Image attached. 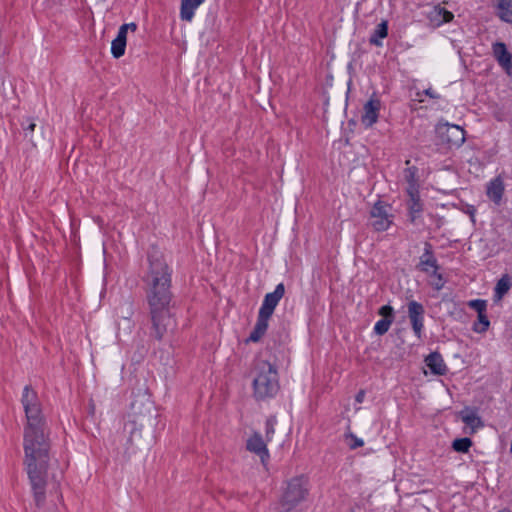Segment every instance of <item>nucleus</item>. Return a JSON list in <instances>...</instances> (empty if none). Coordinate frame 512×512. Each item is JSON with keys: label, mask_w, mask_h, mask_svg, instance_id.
<instances>
[{"label": "nucleus", "mask_w": 512, "mask_h": 512, "mask_svg": "<svg viewBox=\"0 0 512 512\" xmlns=\"http://www.w3.org/2000/svg\"><path fill=\"white\" fill-rule=\"evenodd\" d=\"M21 403L26 423L23 430V464L38 507L46 499L47 486L54 480L50 430L38 394L31 386L23 389Z\"/></svg>", "instance_id": "1"}, {"label": "nucleus", "mask_w": 512, "mask_h": 512, "mask_svg": "<svg viewBox=\"0 0 512 512\" xmlns=\"http://www.w3.org/2000/svg\"><path fill=\"white\" fill-rule=\"evenodd\" d=\"M149 270L147 275V299L152 320V334L161 340L174 327L170 314L171 274L163 253L152 247L148 253Z\"/></svg>", "instance_id": "2"}, {"label": "nucleus", "mask_w": 512, "mask_h": 512, "mask_svg": "<svg viewBox=\"0 0 512 512\" xmlns=\"http://www.w3.org/2000/svg\"><path fill=\"white\" fill-rule=\"evenodd\" d=\"M254 396L263 400L275 396L279 390L278 372L268 361L259 360L254 367Z\"/></svg>", "instance_id": "3"}, {"label": "nucleus", "mask_w": 512, "mask_h": 512, "mask_svg": "<svg viewBox=\"0 0 512 512\" xmlns=\"http://www.w3.org/2000/svg\"><path fill=\"white\" fill-rule=\"evenodd\" d=\"M418 270L426 275L427 281L431 287L436 290L443 288L445 279L443 277L442 268L438 265L432 247L428 243L424 244L423 253L419 257Z\"/></svg>", "instance_id": "4"}, {"label": "nucleus", "mask_w": 512, "mask_h": 512, "mask_svg": "<svg viewBox=\"0 0 512 512\" xmlns=\"http://www.w3.org/2000/svg\"><path fill=\"white\" fill-rule=\"evenodd\" d=\"M308 494V480L304 476H296L287 482L280 499V508L289 512L305 500Z\"/></svg>", "instance_id": "5"}, {"label": "nucleus", "mask_w": 512, "mask_h": 512, "mask_svg": "<svg viewBox=\"0 0 512 512\" xmlns=\"http://www.w3.org/2000/svg\"><path fill=\"white\" fill-rule=\"evenodd\" d=\"M393 222L392 207L379 200L370 211V224L375 231L387 230Z\"/></svg>", "instance_id": "6"}, {"label": "nucleus", "mask_w": 512, "mask_h": 512, "mask_svg": "<svg viewBox=\"0 0 512 512\" xmlns=\"http://www.w3.org/2000/svg\"><path fill=\"white\" fill-rule=\"evenodd\" d=\"M436 133L443 143L451 147H459L465 141L464 130L457 125L440 123L436 127Z\"/></svg>", "instance_id": "7"}, {"label": "nucleus", "mask_w": 512, "mask_h": 512, "mask_svg": "<svg viewBox=\"0 0 512 512\" xmlns=\"http://www.w3.org/2000/svg\"><path fill=\"white\" fill-rule=\"evenodd\" d=\"M285 294V286L283 283H280L276 286L275 290L271 293H268L264 297V301L259 310V316H262L266 319H269L274 312L275 307L278 305L279 301Z\"/></svg>", "instance_id": "8"}, {"label": "nucleus", "mask_w": 512, "mask_h": 512, "mask_svg": "<svg viewBox=\"0 0 512 512\" xmlns=\"http://www.w3.org/2000/svg\"><path fill=\"white\" fill-rule=\"evenodd\" d=\"M459 418L465 424L464 432L474 434L483 427V422L477 412L470 408H465L459 412Z\"/></svg>", "instance_id": "9"}, {"label": "nucleus", "mask_w": 512, "mask_h": 512, "mask_svg": "<svg viewBox=\"0 0 512 512\" xmlns=\"http://www.w3.org/2000/svg\"><path fill=\"white\" fill-rule=\"evenodd\" d=\"M426 16L429 25L432 27H439L443 23L452 21L454 18V15L450 11H447L440 5L429 8V10L426 11Z\"/></svg>", "instance_id": "10"}, {"label": "nucleus", "mask_w": 512, "mask_h": 512, "mask_svg": "<svg viewBox=\"0 0 512 512\" xmlns=\"http://www.w3.org/2000/svg\"><path fill=\"white\" fill-rule=\"evenodd\" d=\"M379 315L382 316V319L376 322L374 332L377 335H383L389 330L393 322V308L389 305H384L379 309Z\"/></svg>", "instance_id": "11"}, {"label": "nucleus", "mask_w": 512, "mask_h": 512, "mask_svg": "<svg viewBox=\"0 0 512 512\" xmlns=\"http://www.w3.org/2000/svg\"><path fill=\"white\" fill-rule=\"evenodd\" d=\"M379 109L380 101L378 99L371 98L364 105V113L361 121L366 127H371L377 121Z\"/></svg>", "instance_id": "12"}, {"label": "nucleus", "mask_w": 512, "mask_h": 512, "mask_svg": "<svg viewBox=\"0 0 512 512\" xmlns=\"http://www.w3.org/2000/svg\"><path fill=\"white\" fill-rule=\"evenodd\" d=\"M493 55L507 72L512 69V55L508 52L504 43L497 42L493 44Z\"/></svg>", "instance_id": "13"}, {"label": "nucleus", "mask_w": 512, "mask_h": 512, "mask_svg": "<svg viewBox=\"0 0 512 512\" xmlns=\"http://www.w3.org/2000/svg\"><path fill=\"white\" fill-rule=\"evenodd\" d=\"M247 449L251 452L258 454L262 460L265 461V458L268 457V450L266 448V443L263 441L261 435L259 433H254L247 441Z\"/></svg>", "instance_id": "14"}, {"label": "nucleus", "mask_w": 512, "mask_h": 512, "mask_svg": "<svg viewBox=\"0 0 512 512\" xmlns=\"http://www.w3.org/2000/svg\"><path fill=\"white\" fill-rule=\"evenodd\" d=\"M504 183L500 177H497L490 181L487 185V196L495 204L499 205L504 193Z\"/></svg>", "instance_id": "15"}, {"label": "nucleus", "mask_w": 512, "mask_h": 512, "mask_svg": "<svg viewBox=\"0 0 512 512\" xmlns=\"http://www.w3.org/2000/svg\"><path fill=\"white\" fill-rule=\"evenodd\" d=\"M426 367H428L431 371V373L435 375H443L445 374L447 367L441 357L438 353H431L429 356L425 359Z\"/></svg>", "instance_id": "16"}, {"label": "nucleus", "mask_w": 512, "mask_h": 512, "mask_svg": "<svg viewBox=\"0 0 512 512\" xmlns=\"http://www.w3.org/2000/svg\"><path fill=\"white\" fill-rule=\"evenodd\" d=\"M204 2V0H182L180 8V17L183 21L190 22L193 19L194 11Z\"/></svg>", "instance_id": "17"}, {"label": "nucleus", "mask_w": 512, "mask_h": 512, "mask_svg": "<svg viewBox=\"0 0 512 512\" xmlns=\"http://www.w3.org/2000/svg\"><path fill=\"white\" fill-rule=\"evenodd\" d=\"M414 170L412 168H408L406 171H405V180L407 181L408 183V186L406 188L407 190V194L409 195L410 197V202H409V207H410V214H411V219L414 220V215H413V208H414V205L416 204V200H415V196H416V187H415V183H414Z\"/></svg>", "instance_id": "18"}, {"label": "nucleus", "mask_w": 512, "mask_h": 512, "mask_svg": "<svg viewBox=\"0 0 512 512\" xmlns=\"http://www.w3.org/2000/svg\"><path fill=\"white\" fill-rule=\"evenodd\" d=\"M388 35V23L387 21H382L377 25L373 34L370 36L369 43L375 45L377 47L382 46V39L386 38Z\"/></svg>", "instance_id": "19"}, {"label": "nucleus", "mask_w": 512, "mask_h": 512, "mask_svg": "<svg viewBox=\"0 0 512 512\" xmlns=\"http://www.w3.org/2000/svg\"><path fill=\"white\" fill-rule=\"evenodd\" d=\"M268 320L269 319H266L258 315L256 325L253 331L251 332L248 341L257 342L260 340V338L265 334L268 328Z\"/></svg>", "instance_id": "20"}, {"label": "nucleus", "mask_w": 512, "mask_h": 512, "mask_svg": "<svg viewBox=\"0 0 512 512\" xmlns=\"http://www.w3.org/2000/svg\"><path fill=\"white\" fill-rule=\"evenodd\" d=\"M501 20L512 23V0H496Z\"/></svg>", "instance_id": "21"}, {"label": "nucleus", "mask_w": 512, "mask_h": 512, "mask_svg": "<svg viewBox=\"0 0 512 512\" xmlns=\"http://www.w3.org/2000/svg\"><path fill=\"white\" fill-rule=\"evenodd\" d=\"M510 287V278L508 275H504L496 284L494 300L500 301L502 297L509 291Z\"/></svg>", "instance_id": "22"}, {"label": "nucleus", "mask_w": 512, "mask_h": 512, "mask_svg": "<svg viewBox=\"0 0 512 512\" xmlns=\"http://www.w3.org/2000/svg\"><path fill=\"white\" fill-rule=\"evenodd\" d=\"M126 42L115 38L111 43V53L114 58H120L124 55Z\"/></svg>", "instance_id": "23"}, {"label": "nucleus", "mask_w": 512, "mask_h": 512, "mask_svg": "<svg viewBox=\"0 0 512 512\" xmlns=\"http://www.w3.org/2000/svg\"><path fill=\"white\" fill-rule=\"evenodd\" d=\"M472 445V441L469 438H460L453 441L452 447L457 452L465 453L469 450Z\"/></svg>", "instance_id": "24"}, {"label": "nucleus", "mask_w": 512, "mask_h": 512, "mask_svg": "<svg viewBox=\"0 0 512 512\" xmlns=\"http://www.w3.org/2000/svg\"><path fill=\"white\" fill-rule=\"evenodd\" d=\"M478 320V323L474 325V330L479 333L486 331L489 326V321L485 314H478Z\"/></svg>", "instance_id": "25"}, {"label": "nucleus", "mask_w": 512, "mask_h": 512, "mask_svg": "<svg viewBox=\"0 0 512 512\" xmlns=\"http://www.w3.org/2000/svg\"><path fill=\"white\" fill-rule=\"evenodd\" d=\"M408 313L411 322V327L416 332V301L409 302Z\"/></svg>", "instance_id": "26"}, {"label": "nucleus", "mask_w": 512, "mask_h": 512, "mask_svg": "<svg viewBox=\"0 0 512 512\" xmlns=\"http://www.w3.org/2000/svg\"><path fill=\"white\" fill-rule=\"evenodd\" d=\"M275 424H276V418L270 417L266 422V441L269 442L272 439V436L275 432Z\"/></svg>", "instance_id": "27"}, {"label": "nucleus", "mask_w": 512, "mask_h": 512, "mask_svg": "<svg viewBox=\"0 0 512 512\" xmlns=\"http://www.w3.org/2000/svg\"><path fill=\"white\" fill-rule=\"evenodd\" d=\"M132 312H128V315L123 317V322L119 323V330H123L125 334H129L132 330V323L130 321V315Z\"/></svg>", "instance_id": "28"}, {"label": "nucleus", "mask_w": 512, "mask_h": 512, "mask_svg": "<svg viewBox=\"0 0 512 512\" xmlns=\"http://www.w3.org/2000/svg\"><path fill=\"white\" fill-rule=\"evenodd\" d=\"M469 306L475 309L478 314L484 313L486 309V303L483 300H473L469 303Z\"/></svg>", "instance_id": "29"}, {"label": "nucleus", "mask_w": 512, "mask_h": 512, "mask_svg": "<svg viewBox=\"0 0 512 512\" xmlns=\"http://www.w3.org/2000/svg\"><path fill=\"white\" fill-rule=\"evenodd\" d=\"M351 438V440L353 441V443H350V448L351 449H356L358 447H361L363 446V441L361 439H358L357 437H355L354 435H350L349 436Z\"/></svg>", "instance_id": "30"}, {"label": "nucleus", "mask_w": 512, "mask_h": 512, "mask_svg": "<svg viewBox=\"0 0 512 512\" xmlns=\"http://www.w3.org/2000/svg\"><path fill=\"white\" fill-rule=\"evenodd\" d=\"M127 32L128 31L123 26H120L116 38L126 42L127 41Z\"/></svg>", "instance_id": "31"}, {"label": "nucleus", "mask_w": 512, "mask_h": 512, "mask_svg": "<svg viewBox=\"0 0 512 512\" xmlns=\"http://www.w3.org/2000/svg\"><path fill=\"white\" fill-rule=\"evenodd\" d=\"M36 124L32 121H30L27 125V127H24L25 136L28 137V132H33L35 130Z\"/></svg>", "instance_id": "32"}, {"label": "nucleus", "mask_w": 512, "mask_h": 512, "mask_svg": "<svg viewBox=\"0 0 512 512\" xmlns=\"http://www.w3.org/2000/svg\"><path fill=\"white\" fill-rule=\"evenodd\" d=\"M127 31L128 30H131L132 32L136 31L137 29V25L136 23L132 22V23H128V24H123L122 25Z\"/></svg>", "instance_id": "33"}, {"label": "nucleus", "mask_w": 512, "mask_h": 512, "mask_svg": "<svg viewBox=\"0 0 512 512\" xmlns=\"http://www.w3.org/2000/svg\"><path fill=\"white\" fill-rule=\"evenodd\" d=\"M365 392L363 390L359 391L356 395V401L361 403L364 400Z\"/></svg>", "instance_id": "34"}, {"label": "nucleus", "mask_w": 512, "mask_h": 512, "mask_svg": "<svg viewBox=\"0 0 512 512\" xmlns=\"http://www.w3.org/2000/svg\"><path fill=\"white\" fill-rule=\"evenodd\" d=\"M425 94L430 96L431 98H437L438 96L433 93L431 89L425 90Z\"/></svg>", "instance_id": "35"}, {"label": "nucleus", "mask_w": 512, "mask_h": 512, "mask_svg": "<svg viewBox=\"0 0 512 512\" xmlns=\"http://www.w3.org/2000/svg\"><path fill=\"white\" fill-rule=\"evenodd\" d=\"M94 412H95V405H94V404H91V405H90V413H91V414H94Z\"/></svg>", "instance_id": "36"}, {"label": "nucleus", "mask_w": 512, "mask_h": 512, "mask_svg": "<svg viewBox=\"0 0 512 512\" xmlns=\"http://www.w3.org/2000/svg\"><path fill=\"white\" fill-rule=\"evenodd\" d=\"M499 512H510V510H508V509H503V510H501V511H499Z\"/></svg>", "instance_id": "37"}]
</instances>
